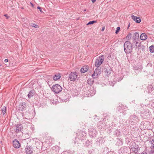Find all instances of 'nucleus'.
Segmentation results:
<instances>
[{
    "label": "nucleus",
    "instance_id": "9b49d317",
    "mask_svg": "<svg viewBox=\"0 0 154 154\" xmlns=\"http://www.w3.org/2000/svg\"><path fill=\"white\" fill-rule=\"evenodd\" d=\"M25 151L27 154H31L32 152V148L30 147L27 146L25 149Z\"/></svg>",
    "mask_w": 154,
    "mask_h": 154
},
{
    "label": "nucleus",
    "instance_id": "dca6fc26",
    "mask_svg": "<svg viewBox=\"0 0 154 154\" xmlns=\"http://www.w3.org/2000/svg\"><path fill=\"white\" fill-rule=\"evenodd\" d=\"M131 150L132 151L134 152V153L137 152L138 149V147L136 146L134 147V146L132 145L131 146Z\"/></svg>",
    "mask_w": 154,
    "mask_h": 154
},
{
    "label": "nucleus",
    "instance_id": "6e6552de",
    "mask_svg": "<svg viewBox=\"0 0 154 154\" xmlns=\"http://www.w3.org/2000/svg\"><path fill=\"white\" fill-rule=\"evenodd\" d=\"M23 128V126L21 124H17L15 125L14 130L16 133H18L19 132L21 131Z\"/></svg>",
    "mask_w": 154,
    "mask_h": 154
},
{
    "label": "nucleus",
    "instance_id": "9d476101",
    "mask_svg": "<svg viewBox=\"0 0 154 154\" xmlns=\"http://www.w3.org/2000/svg\"><path fill=\"white\" fill-rule=\"evenodd\" d=\"M13 146L16 148H18L20 146V144L17 140H15L13 142Z\"/></svg>",
    "mask_w": 154,
    "mask_h": 154
},
{
    "label": "nucleus",
    "instance_id": "412c9836",
    "mask_svg": "<svg viewBox=\"0 0 154 154\" xmlns=\"http://www.w3.org/2000/svg\"><path fill=\"white\" fill-rule=\"evenodd\" d=\"M93 82V81H92L91 79H88L87 81V83L89 85H91L92 84Z\"/></svg>",
    "mask_w": 154,
    "mask_h": 154
},
{
    "label": "nucleus",
    "instance_id": "a19ab883",
    "mask_svg": "<svg viewBox=\"0 0 154 154\" xmlns=\"http://www.w3.org/2000/svg\"><path fill=\"white\" fill-rule=\"evenodd\" d=\"M86 11V9H85L84 10V11Z\"/></svg>",
    "mask_w": 154,
    "mask_h": 154
},
{
    "label": "nucleus",
    "instance_id": "e433bc0d",
    "mask_svg": "<svg viewBox=\"0 0 154 154\" xmlns=\"http://www.w3.org/2000/svg\"><path fill=\"white\" fill-rule=\"evenodd\" d=\"M4 16H5V17H7V14H5V15H4ZM7 17V18H8V17Z\"/></svg>",
    "mask_w": 154,
    "mask_h": 154
},
{
    "label": "nucleus",
    "instance_id": "58836bf2",
    "mask_svg": "<svg viewBox=\"0 0 154 154\" xmlns=\"http://www.w3.org/2000/svg\"><path fill=\"white\" fill-rule=\"evenodd\" d=\"M85 67H88V66H86Z\"/></svg>",
    "mask_w": 154,
    "mask_h": 154
},
{
    "label": "nucleus",
    "instance_id": "1a4fd4ad",
    "mask_svg": "<svg viewBox=\"0 0 154 154\" xmlns=\"http://www.w3.org/2000/svg\"><path fill=\"white\" fill-rule=\"evenodd\" d=\"M131 17L132 19L137 23H140L141 21V20L139 17L135 16L134 15H132L131 16Z\"/></svg>",
    "mask_w": 154,
    "mask_h": 154
},
{
    "label": "nucleus",
    "instance_id": "f704fd0d",
    "mask_svg": "<svg viewBox=\"0 0 154 154\" xmlns=\"http://www.w3.org/2000/svg\"><path fill=\"white\" fill-rule=\"evenodd\" d=\"M30 4L31 5H32V7H33L34 6V5H33V4L31 2H30Z\"/></svg>",
    "mask_w": 154,
    "mask_h": 154
},
{
    "label": "nucleus",
    "instance_id": "c85d7f7f",
    "mask_svg": "<svg viewBox=\"0 0 154 154\" xmlns=\"http://www.w3.org/2000/svg\"><path fill=\"white\" fill-rule=\"evenodd\" d=\"M141 154H147V151L146 149L144 151L141 153Z\"/></svg>",
    "mask_w": 154,
    "mask_h": 154
},
{
    "label": "nucleus",
    "instance_id": "4c0bfd02",
    "mask_svg": "<svg viewBox=\"0 0 154 154\" xmlns=\"http://www.w3.org/2000/svg\"><path fill=\"white\" fill-rule=\"evenodd\" d=\"M151 65V64H148V66H150Z\"/></svg>",
    "mask_w": 154,
    "mask_h": 154
},
{
    "label": "nucleus",
    "instance_id": "72a5a7b5",
    "mask_svg": "<svg viewBox=\"0 0 154 154\" xmlns=\"http://www.w3.org/2000/svg\"><path fill=\"white\" fill-rule=\"evenodd\" d=\"M104 29H105V28H104V27H103V28H102V29L101 31H103L104 30Z\"/></svg>",
    "mask_w": 154,
    "mask_h": 154
},
{
    "label": "nucleus",
    "instance_id": "f8f14e48",
    "mask_svg": "<svg viewBox=\"0 0 154 154\" xmlns=\"http://www.w3.org/2000/svg\"><path fill=\"white\" fill-rule=\"evenodd\" d=\"M112 71V68H105L104 69V72L107 76L109 75L111 73Z\"/></svg>",
    "mask_w": 154,
    "mask_h": 154
},
{
    "label": "nucleus",
    "instance_id": "a878e982",
    "mask_svg": "<svg viewBox=\"0 0 154 154\" xmlns=\"http://www.w3.org/2000/svg\"><path fill=\"white\" fill-rule=\"evenodd\" d=\"M96 21H90L87 24V25H90V24H94V23H96Z\"/></svg>",
    "mask_w": 154,
    "mask_h": 154
},
{
    "label": "nucleus",
    "instance_id": "4be33fe9",
    "mask_svg": "<svg viewBox=\"0 0 154 154\" xmlns=\"http://www.w3.org/2000/svg\"><path fill=\"white\" fill-rule=\"evenodd\" d=\"M30 26L35 27V28H38L39 27L37 25L35 24L34 23H32L30 24Z\"/></svg>",
    "mask_w": 154,
    "mask_h": 154
},
{
    "label": "nucleus",
    "instance_id": "b1692460",
    "mask_svg": "<svg viewBox=\"0 0 154 154\" xmlns=\"http://www.w3.org/2000/svg\"><path fill=\"white\" fill-rule=\"evenodd\" d=\"M131 33H129L128 34V35L126 37V38L128 40H130V39H131Z\"/></svg>",
    "mask_w": 154,
    "mask_h": 154
},
{
    "label": "nucleus",
    "instance_id": "bb28decb",
    "mask_svg": "<svg viewBox=\"0 0 154 154\" xmlns=\"http://www.w3.org/2000/svg\"><path fill=\"white\" fill-rule=\"evenodd\" d=\"M132 40V44H134L135 42H137V41L138 39L135 38H134L133 37Z\"/></svg>",
    "mask_w": 154,
    "mask_h": 154
},
{
    "label": "nucleus",
    "instance_id": "c756f323",
    "mask_svg": "<svg viewBox=\"0 0 154 154\" xmlns=\"http://www.w3.org/2000/svg\"><path fill=\"white\" fill-rule=\"evenodd\" d=\"M2 113L3 114V115H4L6 113L5 109L4 110V109H3L2 110Z\"/></svg>",
    "mask_w": 154,
    "mask_h": 154
},
{
    "label": "nucleus",
    "instance_id": "79ce46f5",
    "mask_svg": "<svg viewBox=\"0 0 154 154\" xmlns=\"http://www.w3.org/2000/svg\"><path fill=\"white\" fill-rule=\"evenodd\" d=\"M21 8L22 9H23V8L22 7V8Z\"/></svg>",
    "mask_w": 154,
    "mask_h": 154
},
{
    "label": "nucleus",
    "instance_id": "0eeeda50",
    "mask_svg": "<svg viewBox=\"0 0 154 154\" xmlns=\"http://www.w3.org/2000/svg\"><path fill=\"white\" fill-rule=\"evenodd\" d=\"M101 70V68H96L94 74L92 75V77L94 78H96L98 75L100 74Z\"/></svg>",
    "mask_w": 154,
    "mask_h": 154
},
{
    "label": "nucleus",
    "instance_id": "39448f33",
    "mask_svg": "<svg viewBox=\"0 0 154 154\" xmlns=\"http://www.w3.org/2000/svg\"><path fill=\"white\" fill-rule=\"evenodd\" d=\"M51 90L55 93L58 94L62 91V88L60 85L56 84L54 85L52 87Z\"/></svg>",
    "mask_w": 154,
    "mask_h": 154
},
{
    "label": "nucleus",
    "instance_id": "423d86ee",
    "mask_svg": "<svg viewBox=\"0 0 154 154\" xmlns=\"http://www.w3.org/2000/svg\"><path fill=\"white\" fill-rule=\"evenodd\" d=\"M86 134V133L85 131H81L77 133L76 135L78 139L80 140H82L84 139Z\"/></svg>",
    "mask_w": 154,
    "mask_h": 154
},
{
    "label": "nucleus",
    "instance_id": "6ab92c4d",
    "mask_svg": "<svg viewBox=\"0 0 154 154\" xmlns=\"http://www.w3.org/2000/svg\"><path fill=\"white\" fill-rule=\"evenodd\" d=\"M34 93L33 92L30 91L28 94V97L29 98L31 97L34 94Z\"/></svg>",
    "mask_w": 154,
    "mask_h": 154
},
{
    "label": "nucleus",
    "instance_id": "f3484780",
    "mask_svg": "<svg viewBox=\"0 0 154 154\" xmlns=\"http://www.w3.org/2000/svg\"><path fill=\"white\" fill-rule=\"evenodd\" d=\"M88 70V68H81L80 69V71L81 73H84L87 72Z\"/></svg>",
    "mask_w": 154,
    "mask_h": 154
},
{
    "label": "nucleus",
    "instance_id": "4468645a",
    "mask_svg": "<svg viewBox=\"0 0 154 154\" xmlns=\"http://www.w3.org/2000/svg\"><path fill=\"white\" fill-rule=\"evenodd\" d=\"M61 74L60 73H56L53 77V79L56 81L59 79L61 77Z\"/></svg>",
    "mask_w": 154,
    "mask_h": 154
},
{
    "label": "nucleus",
    "instance_id": "7ed1b4c3",
    "mask_svg": "<svg viewBox=\"0 0 154 154\" xmlns=\"http://www.w3.org/2000/svg\"><path fill=\"white\" fill-rule=\"evenodd\" d=\"M54 141V139L51 137L48 136L47 137L45 141L43 143V145L46 148H48L51 145Z\"/></svg>",
    "mask_w": 154,
    "mask_h": 154
},
{
    "label": "nucleus",
    "instance_id": "20e7f679",
    "mask_svg": "<svg viewBox=\"0 0 154 154\" xmlns=\"http://www.w3.org/2000/svg\"><path fill=\"white\" fill-rule=\"evenodd\" d=\"M104 59V56L103 55L100 56L97 58L95 63V66L99 67L102 63Z\"/></svg>",
    "mask_w": 154,
    "mask_h": 154
},
{
    "label": "nucleus",
    "instance_id": "a211bd4d",
    "mask_svg": "<svg viewBox=\"0 0 154 154\" xmlns=\"http://www.w3.org/2000/svg\"><path fill=\"white\" fill-rule=\"evenodd\" d=\"M149 142H150V143L152 145V146H151L150 148L151 149L154 148V139H152V140H150L149 141Z\"/></svg>",
    "mask_w": 154,
    "mask_h": 154
},
{
    "label": "nucleus",
    "instance_id": "aec40b11",
    "mask_svg": "<svg viewBox=\"0 0 154 154\" xmlns=\"http://www.w3.org/2000/svg\"><path fill=\"white\" fill-rule=\"evenodd\" d=\"M149 49L152 53L154 52V46L152 45L149 48Z\"/></svg>",
    "mask_w": 154,
    "mask_h": 154
},
{
    "label": "nucleus",
    "instance_id": "7c9ffc66",
    "mask_svg": "<svg viewBox=\"0 0 154 154\" xmlns=\"http://www.w3.org/2000/svg\"><path fill=\"white\" fill-rule=\"evenodd\" d=\"M37 9H39V11H40L41 12H42L43 11H42V10L41 9V8L40 7H39V6H38L37 7Z\"/></svg>",
    "mask_w": 154,
    "mask_h": 154
},
{
    "label": "nucleus",
    "instance_id": "cd10ccee",
    "mask_svg": "<svg viewBox=\"0 0 154 154\" xmlns=\"http://www.w3.org/2000/svg\"><path fill=\"white\" fill-rule=\"evenodd\" d=\"M120 28L119 27H117L116 28V31L115 33L116 34H118L120 30Z\"/></svg>",
    "mask_w": 154,
    "mask_h": 154
},
{
    "label": "nucleus",
    "instance_id": "c9c22d12",
    "mask_svg": "<svg viewBox=\"0 0 154 154\" xmlns=\"http://www.w3.org/2000/svg\"><path fill=\"white\" fill-rule=\"evenodd\" d=\"M92 1L93 3H94L96 1V0H92Z\"/></svg>",
    "mask_w": 154,
    "mask_h": 154
},
{
    "label": "nucleus",
    "instance_id": "2eb2a0df",
    "mask_svg": "<svg viewBox=\"0 0 154 154\" xmlns=\"http://www.w3.org/2000/svg\"><path fill=\"white\" fill-rule=\"evenodd\" d=\"M141 40H144L146 39L147 38V36L145 33H142L140 36Z\"/></svg>",
    "mask_w": 154,
    "mask_h": 154
},
{
    "label": "nucleus",
    "instance_id": "f257e3e1",
    "mask_svg": "<svg viewBox=\"0 0 154 154\" xmlns=\"http://www.w3.org/2000/svg\"><path fill=\"white\" fill-rule=\"evenodd\" d=\"M124 50L126 53H130L133 50L132 44L128 41H126L124 44Z\"/></svg>",
    "mask_w": 154,
    "mask_h": 154
},
{
    "label": "nucleus",
    "instance_id": "ea45409f",
    "mask_svg": "<svg viewBox=\"0 0 154 154\" xmlns=\"http://www.w3.org/2000/svg\"><path fill=\"white\" fill-rule=\"evenodd\" d=\"M82 68L85 67V66H82Z\"/></svg>",
    "mask_w": 154,
    "mask_h": 154
},
{
    "label": "nucleus",
    "instance_id": "f03ea898",
    "mask_svg": "<svg viewBox=\"0 0 154 154\" xmlns=\"http://www.w3.org/2000/svg\"><path fill=\"white\" fill-rule=\"evenodd\" d=\"M79 78L80 76L78 73L75 72H72L69 74V79L71 81L76 82L79 80Z\"/></svg>",
    "mask_w": 154,
    "mask_h": 154
},
{
    "label": "nucleus",
    "instance_id": "473e14b6",
    "mask_svg": "<svg viewBox=\"0 0 154 154\" xmlns=\"http://www.w3.org/2000/svg\"><path fill=\"white\" fill-rule=\"evenodd\" d=\"M130 23H129L128 24V29L129 28V27H130Z\"/></svg>",
    "mask_w": 154,
    "mask_h": 154
},
{
    "label": "nucleus",
    "instance_id": "ddd939ff",
    "mask_svg": "<svg viewBox=\"0 0 154 154\" xmlns=\"http://www.w3.org/2000/svg\"><path fill=\"white\" fill-rule=\"evenodd\" d=\"M26 108V105L25 103H22V104H20L19 106L18 110L21 111H24Z\"/></svg>",
    "mask_w": 154,
    "mask_h": 154
},
{
    "label": "nucleus",
    "instance_id": "2f4dec72",
    "mask_svg": "<svg viewBox=\"0 0 154 154\" xmlns=\"http://www.w3.org/2000/svg\"><path fill=\"white\" fill-rule=\"evenodd\" d=\"M8 59H5L4 60V62L5 63H7V62H8Z\"/></svg>",
    "mask_w": 154,
    "mask_h": 154
},
{
    "label": "nucleus",
    "instance_id": "5701e85b",
    "mask_svg": "<svg viewBox=\"0 0 154 154\" xmlns=\"http://www.w3.org/2000/svg\"><path fill=\"white\" fill-rule=\"evenodd\" d=\"M139 34L137 32H135L134 33V36L133 38H135L137 39H138L139 38Z\"/></svg>",
    "mask_w": 154,
    "mask_h": 154
},
{
    "label": "nucleus",
    "instance_id": "393cba45",
    "mask_svg": "<svg viewBox=\"0 0 154 154\" xmlns=\"http://www.w3.org/2000/svg\"><path fill=\"white\" fill-rule=\"evenodd\" d=\"M141 45L140 43H139L138 42H136V46L137 47V48L138 49L140 48Z\"/></svg>",
    "mask_w": 154,
    "mask_h": 154
}]
</instances>
